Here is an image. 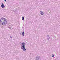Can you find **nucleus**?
<instances>
[{"instance_id": "obj_8", "label": "nucleus", "mask_w": 60, "mask_h": 60, "mask_svg": "<svg viewBox=\"0 0 60 60\" xmlns=\"http://www.w3.org/2000/svg\"><path fill=\"white\" fill-rule=\"evenodd\" d=\"M22 49H23V50L24 51H25L26 50V49L25 48H22Z\"/></svg>"}, {"instance_id": "obj_11", "label": "nucleus", "mask_w": 60, "mask_h": 60, "mask_svg": "<svg viewBox=\"0 0 60 60\" xmlns=\"http://www.w3.org/2000/svg\"><path fill=\"white\" fill-rule=\"evenodd\" d=\"M22 35L23 36H24V31H23L22 33Z\"/></svg>"}, {"instance_id": "obj_10", "label": "nucleus", "mask_w": 60, "mask_h": 60, "mask_svg": "<svg viewBox=\"0 0 60 60\" xmlns=\"http://www.w3.org/2000/svg\"><path fill=\"white\" fill-rule=\"evenodd\" d=\"M47 37V40L48 41H49V38H49V36L48 37Z\"/></svg>"}, {"instance_id": "obj_16", "label": "nucleus", "mask_w": 60, "mask_h": 60, "mask_svg": "<svg viewBox=\"0 0 60 60\" xmlns=\"http://www.w3.org/2000/svg\"><path fill=\"white\" fill-rule=\"evenodd\" d=\"M47 37H48V36H49V35H47Z\"/></svg>"}, {"instance_id": "obj_12", "label": "nucleus", "mask_w": 60, "mask_h": 60, "mask_svg": "<svg viewBox=\"0 0 60 60\" xmlns=\"http://www.w3.org/2000/svg\"><path fill=\"white\" fill-rule=\"evenodd\" d=\"M22 20H24V17H22Z\"/></svg>"}, {"instance_id": "obj_1", "label": "nucleus", "mask_w": 60, "mask_h": 60, "mask_svg": "<svg viewBox=\"0 0 60 60\" xmlns=\"http://www.w3.org/2000/svg\"><path fill=\"white\" fill-rule=\"evenodd\" d=\"M25 45V43L24 42H22V45H21V46H22L21 47V49H23V48H25L26 47V45Z\"/></svg>"}, {"instance_id": "obj_6", "label": "nucleus", "mask_w": 60, "mask_h": 60, "mask_svg": "<svg viewBox=\"0 0 60 60\" xmlns=\"http://www.w3.org/2000/svg\"><path fill=\"white\" fill-rule=\"evenodd\" d=\"M1 7L2 8H4V7H5V6L4 5V4H3V3H1Z\"/></svg>"}, {"instance_id": "obj_5", "label": "nucleus", "mask_w": 60, "mask_h": 60, "mask_svg": "<svg viewBox=\"0 0 60 60\" xmlns=\"http://www.w3.org/2000/svg\"><path fill=\"white\" fill-rule=\"evenodd\" d=\"M40 13L42 15H44V12H42V11H41L40 12Z\"/></svg>"}, {"instance_id": "obj_13", "label": "nucleus", "mask_w": 60, "mask_h": 60, "mask_svg": "<svg viewBox=\"0 0 60 60\" xmlns=\"http://www.w3.org/2000/svg\"><path fill=\"white\" fill-rule=\"evenodd\" d=\"M54 56H55L54 55V54H53V56H52V57H54Z\"/></svg>"}, {"instance_id": "obj_7", "label": "nucleus", "mask_w": 60, "mask_h": 60, "mask_svg": "<svg viewBox=\"0 0 60 60\" xmlns=\"http://www.w3.org/2000/svg\"><path fill=\"white\" fill-rule=\"evenodd\" d=\"M12 27V26L11 25H9V26L8 27V28L9 29H11Z\"/></svg>"}, {"instance_id": "obj_15", "label": "nucleus", "mask_w": 60, "mask_h": 60, "mask_svg": "<svg viewBox=\"0 0 60 60\" xmlns=\"http://www.w3.org/2000/svg\"><path fill=\"white\" fill-rule=\"evenodd\" d=\"M10 38H12V37H11V36H10Z\"/></svg>"}, {"instance_id": "obj_4", "label": "nucleus", "mask_w": 60, "mask_h": 60, "mask_svg": "<svg viewBox=\"0 0 60 60\" xmlns=\"http://www.w3.org/2000/svg\"><path fill=\"white\" fill-rule=\"evenodd\" d=\"M0 23L2 25H4V22H2V21H1V20H0Z\"/></svg>"}, {"instance_id": "obj_3", "label": "nucleus", "mask_w": 60, "mask_h": 60, "mask_svg": "<svg viewBox=\"0 0 60 60\" xmlns=\"http://www.w3.org/2000/svg\"><path fill=\"white\" fill-rule=\"evenodd\" d=\"M36 60H40V56H37L36 58Z\"/></svg>"}, {"instance_id": "obj_9", "label": "nucleus", "mask_w": 60, "mask_h": 60, "mask_svg": "<svg viewBox=\"0 0 60 60\" xmlns=\"http://www.w3.org/2000/svg\"><path fill=\"white\" fill-rule=\"evenodd\" d=\"M4 18L3 17H2L1 18V19L0 20H4Z\"/></svg>"}, {"instance_id": "obj_2", "label": "nucleus", "mask_w": 60, "mask_h": 60, "mask_svg": "<svg viewBox=\"0 0 60 60\" xmlns=\"http://www.w3.org/2000/svg\"><path fill=\"white\" fill-rule=\"evenodd\" d=\"M4 20L3 22H4V25H6V24H7V21H6V20H7L5 18H4Z\"/></svg>"}, {"instance_id": "obj_14", "label": "nucleus", "mask_w": 60, "mask_h": 60, "mask_svg": "<svg viewBox=\"0 0 60 60\" xmlns=\"http://www.w3.org/2000/svg\"><path fill=\"white\" fill-rule=\"evenodd\" d=\"M4 1H5V2H6V0H4Z\"/></svg>"}]
</instances>
